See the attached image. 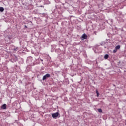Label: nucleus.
Listing matches in <instances>:
<instances>
[{
  "label": "nucleus",
  "instance_id": "obj_6",
  "mask_svg": "<svg viewBox=\"0 0 126 126\" xmlns=\"http://www.w3.org/2000/svg\"><path fill=\"white\" fill-rule=\"evenodd\" d=\"M108 58H109V55L106 54V55L104 56V59H105V60H107V59H108Z\"/></svg>",
  "mask_w": 126,
  "mask_h": 126
},
{
  "label": "nucleus",
  "instance_id": "obj_8",
  "mask_svg": "<svg viewBox=\"0 0 126 126\" xmlns=\"http://www.w3.org/2000/svg\"><path fill=\"white\" fill-rule=\"evenodd\" d=\"M96 93L97 94V97H99V92H98V90H96Z\"/></svg>",
  "mask_w": 126,
  "mask_h": 126
},
{
  "label": "nucleus",
  "instance_id": "obj_11",
  "mask_svg": "<svg viewBox=\"0 0 126 126\" xmlns=\"http://www.w3.org/2000/svg\"><path fill=\"white\" fill-rule=\"evenodd\" d=\"M40 7H44V6H43L42 5H41Z\"/></svg>",
  "mask_w": 126,
  "mask_h": 126
},
{
  "label": "nucleus",
  "instance_id": "obj_1",
  "mask_svg": "<svg viewBox=\"0 0 126 126\" xmlns=\"http://www.w3.org/2000/svg\"><path fill=\"white\" fill-rule=\"evenodd\" d=\"M50 77H51V75L50 74H46L45 75L43 76L42 80H46V79L50 78Z\"/></svg>",
  "mask_w": 126,
  "mask_h": 126
},
{
  "label": "nucleus",
  "instance_id": "obj_4",
  "mask_svg": "<svg viewBox=\"0 0 126 126\" xmlns=\"http://www.w3.org/2000/svg\"><path fill=\"white\" fill-rule=\"evenodd\" d=\"M1 108L3 109V110H5V109H6V104H4L3 105H2L1 106Z\"/></svg>",
  "mask_w": 126,
  "mask_h": 126
},
{
  "label": "nucleus",
  "instance_id": "obj_9",
  "mask_svg": "<svg viewBox=\"0 0 126 126\" xmlns=\"http://www.w3.org/2000/svg\"><path fill=\"white\" fill-rule=\"evenodd\" d=\"M118 51V49H116L113 50V53H117Z\"/></svg>",
  "mask_w": 126,
  "mask_h": 126
},
{
  "label": "nucleus",
  "instance_id": "obj_2",
  "mask_svg": "<svg viewBox=\"0 0 126 126\" xmlns=\"http://www.w3.org/2000/svg\"><path fill=\"white\" fill-rule=\"evenodd\" d=\"M52 117L53 118H57V117H59V112H56L55 113H53L52 114Z\"/></svg>",
  "mask_w": 126,
  "mask_h": 126
},
{
  "label": "nucleus",
  "instance_id": "obj_3",
  "mask_svg": "<svg viewBox=\"0 0 126 126\" xmlns=\"http://www.w3.org/2000/svg\"><path fill=\"white\" fill-rule=\"evenodd\" d=\"M82 39H83V40H85L86 39H87V34H86V33H84L81 37Z\"/></svg>",
  "mask_w": 126,
  "mask_h": 126
},
{
  "label": "nucleus",
  "instance_id": "obj_12",
  "mask_svg": "<svg viewBox=\"0 0 126 126\" xmlns=\"http://www.w3.org/2000/svg\"><path fill=\"white\" fill-rule=\"evenodd\" d=\"M25 27L26 28H27V26H26V25L25 26Z\"/></svg>",
  "mask_w": 126,
  "mask_h": 126
},
{
  "label": "nucleus",
  "instance_id": "obj_5",
  "mask_svg": "<svg viewBox=\"0 0 126 126\" xmlns=\"http://www.w3.org/2000/svg\"><path fill=\"white\" fill-rule=\"evenodd\" d=\"M115 49L117 50H119V49H121V46L120 45H117L116 46Z\"/></svg>",
  "mask_w": 126,
  "mask_h": 126
},
{
  "label": "nucleus",
  "instance_id": "obj_7",
  "mask_svg": "<svg viewBox=\"0 0 126 126\" xmlns=\"http://www.w3.org/2000/svg\"><path fill=\"white\" fill-rule=\"evenodd\" d=\"M3 10H4V9L3 8V7H0V11H1V12H2Z\"/></svg>",
  "mask_w": 126,
  "mask_h": 126
},
{
  "label": "nucleus",
  "instance_id": "obj_10",
  "mask_svg": "<svg viewBox=\"0 0 126 126\" xmlns=\"http://www.w3.org/2000/svg\"><path fill=\"white\" fill-rule=\"evenodd\" d=\"M98 111L99 113H102V109H98Z\"/></svg>",
  "mask_w": 126,
  "mask_h": 126
},
{
  "label": "nucleus",
  "instance_id": "obj_13",
  "mask_svg": "<svg viewBox=\"0 0 126 126\" xmlns=\"http://www.w3.org/2000/svg\"><path fill=\"white\" fill-rule=\"evenodd\" d=\"M40 61H41V62H43V60H40Z\"/></svg>",
  "mask_w": 126,
  "mask_h": 126
}]
</instances>
